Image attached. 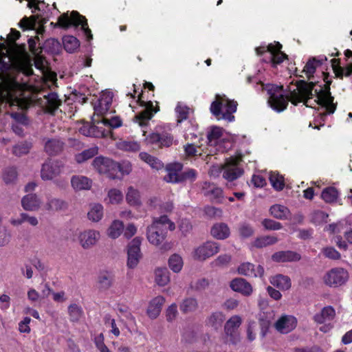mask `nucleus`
<instances>
[{
	"mask_svg": "<svg viewBox=\"0 0 352 352\" xmlns=\"http://www.w3.org/2000/svg\"><path fill=\"white\" fill-rule=\"evenodd\" d=\"M261 86L267 91L269 106L277 113L285 110L289 101L294 105L302 102L307 107L316 108L318 106V111L315 121L319 126H314L318 129L324 125L327 116L333 113L336 108L327 82L311 81L307 83L302 80L298 81L289 87L287 95L285 94L283 86L263 83Z\"/></svg>",
	"mask_w": 352,
	"mask_h": 352,
	"instance_id": "obj_1",
	"label": "nucleus"
},
{
	"mask_svg": "<svg viewBox=\"0 0 352 352\" xmlns=\"http://www.w3.org/2000/svg\"><path fill=\"white\" fill-rule=\"evenodd\" d=\"M175 229V223L167 216L154 218L152 224L147 228V239L151 244L158 246L165 239L167 231Z\"/></svg>",
	"mask_w": 352,
	"mask_h": 352,
	"instance_id": "obj_2",
	"label": "nucleus"
},
{
	"mask_svg": "<svg viewBox=\"0 0 352 352\" xmlns=\"http://www.w3.org/2000/svg\"><path fill=\"white\" fill-rule=\"evenodd\" d=\"M282 45L279 43L262 45L256 48L257 54L263 56V60L272 67H276L287 58V55L281 52Z\"/></svg>",
	"mask_w": 352,
	"mask_h": 352,
	"instance_id": "obj_3",
	"label": "nucleus"
},
{
	"mask_svg": "<svg viewBox=\"0 0 352 352\" xmlns=\"http://www.w3.org/2000/svg\"><path fill=\"white\" fill-rule=\"evenodd\" d=\"M58 25L64 28H68L70 26L78 27L81 26L85 36L88 40L93 38L91 31L88 27L87 19L85 16L80 15L76 11H72L69 16L67 13L62 14L58 20Z\"/></svg>",
	"mask_w": 352,
	"mask_h": 352,
	"instance_id": "obj_4",
	"label": "nucleus"
},
{
	"mask_svg": "<svg viewBox=\"0 0 352 352\" xmlns=\"http://www.w3.org/2000/svg\"><path fill=\"white\" fill-rule=\"evenodd\" d=\"M348 279L349 273L342 267L332 268L323 276L324 284L332 287H338L345 284Z\"/></svg>",
	"mask_w": 352,
	"mask_h": 352,
	"instance_id": "obj_5",
	"label": "nucleus"
},
{
	"mask_svg": "<svg viewBox=\"0 0 352 352\" xmlns=\"http://www.w3.org/2000/svg\"><path fill=\"white\" fill-rule=\"evenodd\" d=\"M241 156H231L226 159L225 164L221 165V170L223 169V177L228 181H233L243 174V170L240 166Z\"/></svg>",
	"mask_w": 352,
	"mask_h": 352,
	"instance_id": "obj_6",
	"label": "nucleus"
},
{
	"mask_svg": "<svg viewBox=\"0 0 352 352\" xmlns=\"http://www.w3.org/2000/svg\"><path fill=\"white\" fill-rule=\"evenodd\" d=\"M64 167L65 164L61 161L47 160L41 167V179L44 181L52 180L63 173Z\"/></svg>",
	"mask_w": 352,
	"mask_h": 352,
	"instance_id": "obj_7",
	"label": "nucleus"
},
{
	"mask_svg": "<svg viewBox=\"0 0 352 352\" xmlns=\"http://www.w3.org/2000/svg\"><path fill=\"white\" fill-rule=\"evenodd\" d=\"M92 165L94 169L100 175H105L111 179H116L115 168H116V162L112 160L98 156L96 157Z\"/></svg>",
	"mask_w": 352,
	"mask_h": 352,
	"instance_id": "obj_8",
	"label": "nucleus"
},
{
	"mask_svg": "<svg viewBox=\"0 0 352 352\" xmlns=\"http://www.w3.org/2000/svg\"><path fill=\"white\" fill-rule=\"evenodd\" d=\"M100 239V232L94 229L81 231L78 235V242L80 246L85 250H89L95 246Z\"/></svg>",
	"mask_w": 352,
	"mask_h": 352,
	"instance_id": "obj_9",
	"label": "nucleus"
},
{
	"mask_svg": "<svg viewBox=\"0 0 352 352\" xmlns=\"http://www.w3.org/2000/svg\"><path fill=\"white\" fill-rule=\"evenodd\" d=\"M141 243L142 239L140 237H135L131 241L129 245L127 266L129 268H135L142 258V254L140 252Z\"/></svg>",
	"mask_w": 352,
	"mask_h": 352,
	"instance_id": "obj_10",
	"label": "nucleus"
},
{
	"mask_svg": "<svg viewBox=\"0 0 352 352\" xmlns=\"http://www.w3.org/2000/svg\"><path fill=\"white\" fill-rule=\"evenodd\" d=\"M218 250V244L209 241L195 249L193 257L199 261H204L217 253Z\"/></svg>",
	"mask_w": 352,
	"mask_h": 352,
	"instance_id": "obj_11",
	"label": "nucleus"
},
{
	"mask_svg": "<svg viewBox=\"0 0 352 352\" xmlns=\"http://www.w3.org/2000/svg\"><path fill=\"white\" fill-rule=\"evenodd\" d=\"M238 103L226 95H221V120L228 122L234 120V113L236 111Z\"/></svg>",
	"mask_w": 352,
	"mask_h": 352,
	"instance_id": "obj_12",
	"label": "nucleus"
},
{
	"mask_svg": "<svg viewBox=\"0 0 352 352\" xmlns=\"http://www.w3.org/2000/svg\"><path fill=\"white\" fill-rule=\"evenodd\" d=\"M297 325V319L291 315H283L274 324V327L280 333L286 334L293 331Z\"/></svg>",
	"mask_w": 352,
	"mask_h": 352,
	"instance_id": "obj_13",
	"label": "nucleus"
},
{
	"mask_svg": "<svg viewBox=\"0 0 352 352\" xmlns=\"http://www.w3.org/2000/svg\"><path fill=\"white\" fill-rule=\"evenodd\" d=\"M113 93L109 91L102 92L97 103L94 105L95 113L98 116H104L108 113L113 100Z\"/></svg>",
	"mask_w": 352,
	"mask_h": 352,
	"instance_id": "obj_14",
	"label": "nucleus"
},
{
	"mask_svg": "<svg viewBox=\"0 0 352 352\" xmlns=\"http://www.w3.org/2000/svg\"><path fill=\"white\" fill-rule=\"evenodd\" d=\"M144 107V110L136 115L134 118L135 122L142 127H145L153 115L159 111V108H155L151 101L145 103Z\"/></svg>",
	"mask_w": 352,
	"mask_h": 352,
	"instance_id": "obj_15",
	"label": "nucleus"
},
{
	"mask_svg": "<svg viewBox=\"0 0 352 352\" xmlns=\"http://www.w3.org/2000/svg\"><path fill=\"white\" fill-rule=\"evenodd\" d=\"M183 166L181 163H171L166 166L167 175L164 177V180L169 183L182 182V170Z\"/></svg>",
	"mask_w": 352,
	"mask_h": 352,
	"instance_id": "obj_16",
	"label": "nucleus"
},
{
	"mask_svg": "<svg viewBox=\"0 0 352 352\" xmlns=\"http://www.w3.org/2000/svg\"><path fill=\"white\" fill-rule=\"evenodd\" d=\"M239 274L250 277L262 276L264 270L262 266L255 267L252 263L246 262L241 263L238 267Z\"/></svg>",
	"mask_w": 352,
	"mask_h": 352,
	"instance_id": "obj_17",
	"label": "nucleus"
},
{
	"mask_svg": "<svg viewBox=\"0 0 352 352\" xmlns=\"http://www.w3.org/2000/svg\"><path fill=\"white\" fill-rule=\"evenodd\" d=\"M79 132L83 135L95 138L106 137L109 133V131H106L100 126L91 125L89 123L83 124L79 128Z\"/></svg>",
	"mask_w": 352,
	"mask_h": 352,
	"instance_id": "obj_18",
	"label": "nucleus"
},
{
	"mask_svg": "<svg viewBox=\"0 0 352 352\" xmlns=\"http://www.w3.org/2000/svg\"><path fill=\"white\" fill-rule=\"evenodd\" d=\"M41 200L36 194H28L21 199V206L25 210L37 211L41 206Z\"/></svg>",
	"mask_w": 352,
	"mask_h": 352,
	"instance_id": "obj_19",
	"label": "nucleus"
},
{
	"mask_svg": "<svg viewBox=\"0 0 352 352\" xmlns=\"http://www.w3.org/2000/svg\"><path fill=\"white\" fill-rule=\"evenodd\" d=\"M71 185L75 191L88 190L92 186V180L84 175H74L71 178Z\"/></svg>",
	"mask_w": 352,
	"mask_h": 352,
	"instance_id": "obj_20",
	"label": "nucleus"
},
{
	"mask_svg": "<svg viewBox=\"0 0 352 352\" xmlns=\"http://www.w3.org/2000/svg\"><path fill=\"white\" fill-rule=\"evenodd\" d=\"M230 286L233 291L239 292L246 296L251 295L253 291L251 285L241 278L233 279L230 282Z\"/></svg>",
	"mask_w": 352,
	"mask_h": 352,
	"instance_id": "obj_21",
	"label": "nucleus"
},
{
	"mask_svg": "<svg viewBox=\"0 0 352 352\" xmlns=\"http://www.w3.org/2000/svg\"><path fill=\"white\" fill-rule=\"evenodd\" d=\"M125 199L128 205L131 207L138 208L142 205L140 192L133 186L127 188L125 192Z\"/></svg>",
	"mask_w": 352,
	"mask_h": 352,
	"instance_id": "obj_22",
	"label": "nucleus"
},
{
	"mask_svg": "<svg viewBox=\"0 0 352 352\" xmlns=\"http://www.w3.org/2000/svg\"><path fill=\"white\" fill-rule=\"evenodd\" d=\"M165 302V298L162 296H157L152 299L147 308V315L151 319H155L160 315L162 307Z\"/></svg>",
	"mask_w": 352,
	"mask_h": 352,
	"instance_id": "obj_23",
	"label": "nucleus"
},
{
	"mask_svg": "<svg viewBox=\"0 0 352 352\" xmlns=\"http://www.w3.org/2000/svg\"><path fill=\"white\" fill-rule=\"evenodd\" d=\"M300 255L293 251H281L274 253L272 258L276 262H293L300 259Z\"/></svg>",
	"mask_w": 352,
	"mask_h": 352,
	"instance_id": "obj_24",
	"label": "nucleus"
},
{
	"mask_svg": "<svg viewBox=\"0 0 352 352\" xmlns=\"http://www.w3.org/2000/svg\"><path fill=\"white\" fill-rule=\"evenodd\" d=\"M63 144V142L59 139H48L45 142V151L50 155H57L62 151Z\"/></svg>",
	"mask_w": 352,
	"mask_h": 352,
	"instance_id": "obj_25",
	"label": "nucleus"
},
{
	"mask_svg": "<svg viewBox=\"0 0 352 352\" xmlns=\"http://www.w3.org/2000/svg\"><path fill=\"white\" fill-rule=\"evenodd\" d=\"M139 157L141 160L147 164L152 169L159 170L164 167V163L160 160L146 152L140 153Z\"/></svg>",
	"mask_w": 352,
	"mask_h": 352,
	"instance_id": "obj_26",
	"label": "nucleus"
},
{
	"mask_svg": "<svg viewBox=\"0 0 352 352\" xmlns=\"http://www.w3.org/2000/svg\"><path fill=\"white\" fill-rule=\"evenodd\" d=\"M221 153L232 148L237 141V136L221 129Z\"/></svg>",
	"mask_w": 352,
	"mask_h": 352,
	"instance_id": "obj_27",
	"label": "nucleus"
},
{
	"mask_svg": "<svg viewBox=\"0 0 352 352\" xmlns=\"http://www.w3.org/2000/svg\"><path fill=\"white\" fill-rule=\"evenodd\" d=\"M242 322L241 316L234 315L232 316L225 324V332L228 336H234L236 335L238 328Z\"/></svg>",
	"mask_w": 352,
	"mask_h": 352,
	"instance_id": "obj_28",
	"label": "nucleus"
},
{
	"mask_svg": "<svg viewBox=\"0 0 352 352\" xmlns=\"http://www.w3.org/2000/svg\"><path fill=\"white\" fill-rule=\"evenodd\" d=\"M202 190L204 195L208 197L211 201L219 202L220 190L214 184L205 182L203 185Z\"/></svg>",
	"mask_w": 352,
	"mask_h": 352,
	"instance_id": "obj_29",
	"label": "nucleus"
},
{
	"mask_svg": "<svg viewBox=\"0 0 352 352\" xmlns=\"http://www.w3.org/2000/svg\"><path fill=\"white\" fill-rule=\"evenodd\" d=\"M336 316V311L331 306L324 307L321 312L314 316L315 322L322 324L327 321L332 320Z\"/></svg>",
	"mask_w": 352,
	"mask_h": 352,
	"instance_id": "obj_30",
	"label": "nucleus"
},
{
	"mask_svg": "<svg viewBox=\"0 0 352 352\" xmlns=\"http://www.w3.org/2000/svg\"><path fill=\"white\" fill-rule=\"evenodd\" d=\"M116 146L119 150L126 152H138L140 149V142L129 139L120 140L116 143Z\"/></svg>",
	"mask_w": 352,
	"mask_h": 352,
	"instance_id": "obj_31",
	"label": "nucleus"
},
{
	"mask_svg": "<svg viewBox=\"0 0 352 352\" xmlns=\"http://www.w3.org/2000/svg\"><path fill=\"white\" fill-rule=\"evenodd\" d=\"M270 283L281 290H287L291 287L290 278L282 274L276 275L270 278Z\"/></svg>",
	"mask_w": 352,
	"mask_h": 352,
	"instance_id": "obj_32",
	"label": "nucleus"
},
{
	"mask_svg": "<svg viewBox=\"0 0 352 352\" xmlns=\"http://www.w3.org/2000/svg\"><path fill=\"white\" fill-rule=\"evenodd\" d=\"M104 215V208L100 204H93L90 206V209L87 212L88 219L93 222H98Z\"/></svg>",
	"mask_w": 352,
	"mask_h": 352,
	"instance_id": "obj_33",
	"label": "nucleus"
},
{
	"mask_svg": "<svg viewBox=\"0 0 352 352\" xmlns=\"http://www.w3.org/2000/svg\"><path fill=\"white\" fill-rule=\"evenodd\" d=\"M270 212L272 216L278 219H287L290 216L289 210L285 206L275 204L271 206Z\"/></svg>",
	"mask_w": 352,
	"mask_h": 352,
	"instance_id": "obj_34",
	"label": "nucleus"
},
{
	"mask_svg": "<svg viewBox=\"0 0 352 352\" xmlns=\"http://www.w3.org/2000/svg\"><path fill=\"white\" fill-rule=\"evenodd\" d=\"M104 201L107 204L118 205L123 201V194L118 188H111L107 191V197Z\"/></svg>",
	"mask_w": 352,
	"mask_h": 352,
	"instance_id": "obj_35",
	"label": "nucleus"
},
{
	"mask_svg": "<svg viewBox=\"0 0 352 352\" xmlns=\"http://www.w3.org/2000/svg\"><path fill=\"white\" fill-rule=\"evenodd\" d=\"M124 231V223L120 220H114L107 230L108 236L115 239L118 238Z\"/></svg>",
	"mask_w": 352,
	"mask_h": 352,
	"instance_id": "obj_36",
	"label": "nucleus"
},
{
	"mask_svg": "<svg viewBox=\"0 0 352 352\" xmlns=\"http://www.w3.org/2000/svg\"><path fill=\"white\" fill-rule=\"evenodd\" d=\"M321 198L326 203H336L339 199V192L334 187H327L322 190Z\"/></svg>",
	"mask_w": 352,
	"mask_h": 352,
	"instance_id": "obj_37",
	"label": "nucleus"
},
{
	"mask_svg": "<svg viewBox=\"0 0 352 352\" xmlns=\"http://www.w3.org/2000/svg\"><path fill=\"white\" fill-rule=\"evenodd\" d=\"M43 104L49 112H53L60 104V100L56 93H50L44 96Z\"/></svg>",
	"mask_w": 352,
	"mask_h": 352,
	"instance_id": "obj_38",
	"label": "nucleus"
},
{
	"mask_svg": "<svg viewBox=\"0 0 352 352\" xmlns=\"http://www.w3.org/2000/svg\"><path fill=\"white\" fill-rule=\"evenodd\" d=\"M168 265L169 268L175 273H179L183 268L184 261L182 257L178 254H172L168 260Z\"/></svg>",
	"mask_w": 352,
	"mask_h": 352,
	"instance_id": "obj_39",
	"label": "nucleus"
},
{
	"mask_svg": "<svg viewBox=\"0 0 352 352\" xmlns=\"http://www.w3.org/2000/svg\"><path fill=\"white\" fill-rule=\"evenodd\" d=\"M70 321L76 322L83 317L84 311L82 308L76 303L71 304L67 308Z\"/></svg>",
	"mask_w": 352,
	"mask_h": 352,
	"instance_id": "obj_40",
	"label": "nucleus"
},
{
	"mask_svg": "<svg viewBox=\"0 0 352 352\" xmlns=\"http://www.w3.org/2000/svg\"><path fill=\"white\" fill-rule=\"evenodd\" d=\"M102 116L103 118L101 120V121H98V123L100 122L109 129L119 128L122 124V120L118 116H108V114L107 113L106 115Z\"/></svg>",
	"mask_w": 352,
	"mask_h": 352,
	"instance_id": "obj_41",
	"label": "nucleus"
},
{
	"mask_svg": "<svg viewBox=\"0 0 352 352\" xmlns=\"http://www.w3.org/2000/svg\"><path fill=\"white\" fill-rule=\"evenodd\" d=\"M98 152V148L97 146L89 148L75 155V160L78 164H82L97 155Z\"/></svg>",
	"mask_w": 352,
	"mask_h": 352,
	"instance_id": "obj_42",
	"label": "nucleus"
},
{
	"mask_svg": "<svg viewBox=\"0 0 352 352\" xmlns=\"http://www.w3.org/2000/svg\"><path fill=\"white\" fill-rule=\"evenodd\" d=\"M278 241V238L276 236L267 235L262 236L256 238L253 242V246L257 248H265L268 245H273Z\"/></svg>",
	"mask_w": 352,
	"mask_h": 352,
	"instance_id": "obj_43",
	"label": "nucleus"
},
{
	"mask_svg": "<svg viewBox=\"0 0 352 352\" xmlns=\"http://www.w3.org/2000/svg\"><path fill=\"white\" fill-rule=\"evenodd\" d=\"M155 280L159 286H165L170 282V274L166 268H158L155 272Z\"/></svg>",
	"mask_w": 352,
	"mask_h": 352,
	"instance_id": "obj_44",
	"label": "nucleus"
},
{
	"mask_svg": "<svg viewBox=\"0 0 352 352\" xmlns=\"http://www.w3.org/2000/svg\"><path fill=\"white\" fill-rule=\"evenodd\" d=\"M63 43L65 50L69 53H73L80 46V42L78 38L70 35L65 36L63 37Z\"/></svg>",
	"mask_w": 352,
	"mask_h": 352,
	"instance_id": "obj_45",
	"label": "nucleus"
},
{
	"mask_svg": "<svg viewBox=\"0 0 352 352\" xmlns=\"http://www.w3.org/2000/svg\"><path fill=\"white\" fill-rule=\"evenodd\" d=\"M322 64V60H318L316 58L309 59L304 67L302 72L305 74L306 76L309 79L313 76L316 72V68Z\"/></svg>",
	"mask_w": 352,
	"mask_h": 352,
	"instance_id": "obj_46",
	"label": "nucleus"
},
{
	"mask_svg": "<svg viewBox=\"0 0 352 352\" xmlns=\"http://www.w3.org/2000/svg\"><path fill=\"white\" fill-rule=\"evenodd\" d=\"M269 179L272 187L276 190L280 191L284 188V177L279 173L276 172H271L269 176Z\"/></svg>",
	"mask_w": 352,
	"mask_h": 352,
	"instance_id": "obj_47",
	"label": "nucleus"
},
{
	"mask_svg": "<svg viewBox=\"0 0 352 352\" xmlns=\"http://www.w3.org/2000/svg\"><path fill=\"white\" fill-rule=\"evenodd\" d=\"M46 210H63L67 208V204L59 199H51L48 200L47 203L45 205Z\"/></svg>",
	"mask_w": 352,
	"mask_h": 352,
	"instance_id": "obj_48",
	"label": "nucleus"
},
{
	"mask_svg": "<svg viewBox=\"0 0 352 352\" xmlns=\"http://www.w3.org/2000/svg\"><path fill=\"white\" fill-rule=\"evenodd\" d=\"M2 179L7 185L14 184L17 179V172L14 167L6 168L2 173Z\"/></svg>",
	"mask_w": 352,
	"mask_h": 352,
	"instance_id": "obj_49",
	"label": "nucleus"
},
{
	"mask_svg": "<svg viewBox=\"0 0 352 352\" xmlns=\"http://www.w3.org/2000/svg\"><path fill=\"white\" fill-rule=\"evenodd\" d=\"M207 138L210 146H218L220 140V128L211 126L208 132Z\"/></svg>",
	"mask_w": 352,
	"mask_h": 352,
	"instance_id": "obj_50",
	"label": "nucleus"
},
{
	"mask_svg": "<svg viewBox=\"0 0 352 352\" xmlns=\"http://www.w3.org/2000/svg\"><path fill=\"white\" fill-rule=\"evenodd\" d=\"M198 303L195 298H188L182 301L180 305V309L184 313L192 312L197 310Z\"/></svg>",
	"mask_w": 352,
	"mask_h": 352,
	"instance_id": "obj_51",
	"label": "nucleus"
},
{
	"mask_svg": "<svg viewBox=\"0 0 352 352\" xmlns=\"http://www.w3.org/2000/svg\"><path fill=\"white\" fill-rule=\"evenodd\" d=\"M162 126H158L156 129V131L150 133L148 135H146V131L143 129L142 133L143 136L145 137L144 142L146 144H157L159 146V142L160 140V131L162 130Z\"/></svg>",
	"mask_w": 352,
	"mask_h": 352,
	"instance_id": "obj_52",
	"label": "nucleus"
},
{
	"mask_svg": "<svg viewBox=\"0 0 352 352\" xmlns=\"http://www.w3.org/2000/svg\"><path fill=\"white\" fill-rule=\"evenodd\" d=\"M11 239L10 231L6 227L0 226V248L8 245Z\"/></svg>",
	"mask_w": 352,
	"mask_h": 352,
	"instance_id": "obj_53",
	"label": "nucleus"
},
{
	"mask_svg": "<svg viewBox=\"0 0 352 352\" xmlns=\"http://www.w3.org/2000/svg\"><path fill=\"white\" fill-rule=\"evenodd\" d=\"M190 109L182 102H178L175 107V112L177 113V121L179 122L184 120L187 119Z\"/></svg>",
	"mask_w": 352,
	"mask_h": 352,
	"instance_id": "obj_54",
	"label": "nucleus"
},
{
	"mask_svg": "<svg viewBox=\"0 0 352 352\" xmlns=\"http://www.w3.org/2000/svg\"><path fill=\"white\" fill-rule=\"evenodd\" d=\"M32 147L30 143L27 142H22L14 146L12 148V153L16 156H21L23 155L28 154Z\"/></svg>",
	"mask_w": 352,
	"mask_h": 352,
	"instance_id": "obj_55",
	"label": "nucleus"
},
{
	"mask_svg": "<svg viewBox=\"0 0 352 352\" xmlns=\"http://www.w3.org/2000/svg\"><path fill=\"white\" fill-rule=\"evenodd\" d=\"M116 168H115L116 179L119 177L118 175L120 173L121 175H129L132 170V166L130 162H124L122 164L116 162Z\"/></svg>",
	"mask_w": 352,
	"mask_h": 352,
	"instance_id": "obj_56",
	"label": "nucleus"
},
{
	"mask_svg": "<svg viewBox=\"0 0 352 352\" xmlns=\"http://www.w3.org/2000/svg\"><path fill=\"white\" fill-rule=\"evenodd\" d=\"M311 218L314 223L320 225L327 222L328 214L322 210H316L311 214Z\"/></svg>",
	"mask_w": 352,
	"mask_h": 352,
	"instance_id": "obj_57",
	"label": "nucleus"
},
{
	"mask_svg": "<svg viewBox=\"0 0 352 352\" xmlns=\"http://www.w3.org/2000/svg\"><path fill=\"white\" fill-rule=\"evenodd\" d=\"M173 137L170 133L167 131H160V140L159 142V146L169 147L173 144Z\"/></svg>",
	"mask_w": 352,
	"mask_h": 352,
	"instance_id": "obj_58",
	"label": "nucleus"
},
{
	"mask_svg": "<svg viewBox=\"0 0 352 352\" xmlns=\"http://www.w3.org/2000/svg\"><path fill=\"white\" fill-rule=\"evenodd\" d=\"M257 324L254 320H249L247 327V338L250 342H252L256 337Z\"/></svg>",
	"mask_w": 352,
	"mask_h": 352,
	"instance_id": "obj_59",
	"label": "nucleus"
},
{
	"mask_svg": "<svg viewBox=\"0 0 352 352\" xmlns=\"http://www.w3.org/2000/svg\"><path fill=\"white\" fill-rule=\"evenodd\" d=\"M98 284L101 289L106 290L109 289L112 284L111 276L107 274H100L98 277Z\"/></svg>",
	"mask_w": 352,
	"mask_h": 352,
	"instance_id": "obj_60",
	"label": "nucleus"
},
{
	"mask_svg": "<svg viewBox=\"0 0 352 352\" xmlns=\"http://www.w3.org/2000/svg\"><path fill=\"white\" fill-rule=\"evenodd\" d=\"M207 324L214 330H218L220 324V313L217 311L210 315L208 319Z\"/></svg>",
	"mask_w": 352,
	"mask_h": 352,
	"instance_id": "obj_61",
	"label": "nucleus"
},
{
	"mask_svg": "<svg viewBox=\"0 0 352 352\" xmlns=\"http://www.w3.org/2000/svg\"><path fill=\"white\" fill-rule=\"evenodd\" d=\"M261 223L265 229L269 230H278L282 228L280 223L270 219H263Z\"/></svg>",
	"mask_w": 352,
	"mask_h": 352,
	"instance_id": "obj_62",
	"label": "nucleus"
},
{
	"mask_svg": "<svg viewBox=\"0 0 352 352\" xmlns=\"http://www.w3.org/2000/svg\"><path fill=\"white\" fill-rule=\"evenodd\" d=\"M31 318L30 317H25L19 323V331L22 333H29L31 331L30 323Z\"/></svg>",
	"mask_w": 352,
	"mask_h": 352,
	"instance_id": "obj_63",
	"label": "nucleus"
},
{
	"mask_svg": "<svg viewBox=\"0 0 352 352\" xmlns=\"http://www.w3.org/2000/svg\"><path fill=\"white\" fill-rule=\"evenodd\" d=\"M178 314L177 306L175 303L170 305L166 309V319L169 322L173 321Z\"/></svg>",
	"mask_w": 352,
	"mask_h": 352,
	"instance_id": "obj_64",
	"label": "nucleus"
}]
</instances>
